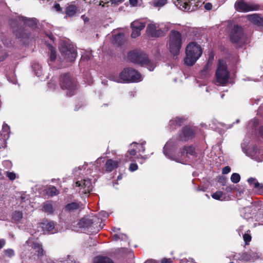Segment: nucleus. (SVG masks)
Instances as JSON below:
<instances>
[{"instance_id":"obj_1","label":"nucleus","mask_w":263,"mask_h":263,"mask_svg":"<svg viewBox=\"0 0 263 263\" xmlns=\"http://www.w3.org/2000/svg\"><path fill=\"white\" fill-rule=\"evenodd\" d=\"M111 80L118 83H132L141 81V75L136 70L126 67L124 68L118 76H112Z\"/></svg>"},{"instance_id":"obj_2","label":"nucleus","mask_w":263,"mask_h":263,"mask_svg":"<svg viewBox=\"0 0 263 263\" xmlns=\"http://www.w3.org/2000/svg\"><path fill=\"white\" fill-rule=\"evenodd\" d=\"M201 47L194 42L189 44L186 48L184 63L188 66L193 65L202 54Z\"/></svg>"},{"instance_id":"obj_3","label":"nucleus","mask_w":263,"mask_h":263,"mask_svg":"<svg viewBox=\"0 0 263 263\" xmlns=\"http://www.w3.org/2000/svg\"><path fill=\"white\" fill-rule=\"evenodd\" d=\"M182 44V36L178 31L172 30L169 34L168 46L170 52L174 55H178Z\"/></svg>"},{"instance_id":"obj_4","label":"nucleus","mask_w":263,"mask_h":263,"mask_svg":"<svg viewBox=\"0 0 263 263\" xmlns=\"http://www.w3.org/2000/svg\"><path fill=\"white\" fill-rule=\"evenodd\" d=\"M61 52L60 59L66 63H72L74 61L77 57L76 49L70 45L62 42L59 46Z\"/></svg>"},{"instance_id":"obj_5","label":"nucleus","mask_w":263,"mask_h":263,"mask_svg":"<svg viewBox=\"0 0 263 263\" xmlns=\"http://www.w3.org/2000/svg\"><path fill=\"white\" fill-rule=\"evenodd\" d=\"M195 148L192 145L184 146L180 152H178L177 156L168 157L177 162L185 163L188 160L196 156Z\"/></svg>"},{"instance_id":"obj_6","label":"nucleus","mask_w":263,"mask_h":263,"mask_svg":"<svg viewBox=\"0 0 263 263\" xmlns=\"http://www.w3.org/2000/svg\"><path fill=\"white\" fill-rule=\"evenodd\" d=\"M170 25L168 24H149L146 28L147 34L152 37H160L164 36L168 31Z\"/></svg>"},{"instance_id":"obj_7","label":"nucleus","mask_w":263,"mask_h":263,"mask_svg":"<svg viewBox=\"0 0 263 263\" xmlns=\"http://www.w3.org/2000/svg\"><path fill=\"white\" fill-rule=\"evenodd\" d=\"M229 77V72L228 71L226 62L222 60H219L216 71L217 82L221 85H225L228 82Z\"/></svg>"},{"instance_id":"obj_8","label":"nucleus","mask_w":263,"mask_h":263,"mask_svg":"<svg viewBox=\"0 0 263 263\" xmlns=\"http://www.w3.org/2000/svg\"><path fill=\"white\" fill-rule=\"evenodd\" d=\"M60 84L63 89L68 90V96H71L74 95L77 89L76 83L70 78L68 73L64 74L61 76Z\"/></svg>"},{"instance_id":"obj_9","label":"nucleus","mask_w":263,"mask_h":263,"mask_svg":"<svg viewBox=\"0 0 263 263\" xmlns=\"http://www.w3.org/2000/svg\"><path fill=\"white\" fill-rule=\"evenodd\" d=\"M201 0H173L174 4L181 10L192 11L201 3Z\"/></svg>"},{"instance_id":"obj_10","label":"nucleus","mask_w":263,"mask_h":263,"mask_svg":"<svg viewBox=\"0 0 263 263\" xmlns=\"http://www.w3.org/2000/svg\"><path fill=\"white\" fill-rule=\"evenodd\" d=\"M99 219L95 215L86 216L82 218L79 222L80 227L92 228L99 231L98 224L99 223Z\"/></svg>"},{"instance_id":"obj_11","label":"nucleus","mask_w":263,"mask_h":263,"mask_svg":"<svg viewBox=\"0 0 263 263\" xmlns=\"http://www.w3.org/2000/svg\"><path fill=\"white\" fill-rule=\"evenodd\" d=\"M230 39L233 43L241 44L245 41L243 30L238 25H234L230 32Z\"/></svg>"},{"instance_id":"obj_12","label":"nucleus","mask_w":263,"mask_h":263,"mask_svg":"<svg viewBox=\"0 0 263 263\" xmlns=\"http://www.w3.org/2000/svg\"><path fill=\"white\" fill-rule=\"evenodd\" d=\"M234 7L237 11L243 12L257 10L259 8L258 5L247 3L244 0H237L235 3Z\"/></svg>"},{"instance_id":"obj_13","label":"nucleus","mask_w":263,"mask_h":263,"mask_svg":"<svg viewBox=\"0 0 263 263\" xmlns=\"http://www.w3.org/2000/svg\"><path fill=\"white\" fill-rule=\"evenodd\" d=\"M130 26L132 29L131 37L136 38L141 34V31L144 28L145 24L144 22L136 20L131 23Z\"/></svg>"},{"instance_id":"obj_14","label":"nucleus","mask_w":263,"mask_h":263,"mask_svg":"<svg viewBox=\"0 0 263 263\" xmlns=\"http://www.w3.org/2000/svg\"><path fill=\"white\" fill-rule=\"evenodd\" d=\"M139 57V61L135 62V63L146 66L150 71L154 70L155 65L151 62L145 53L141 51Z\"/></svg>"},{"instance_id":"obj_15","label":"nucleus","mask_w":263,"mask_h":263,"mask_svg":"<svg viewBox=\"0 0 263 263\" xmlns=\"http://www.w3.org/2000/svg\"><path fill=\"white\" fill-rule=\"evenodd\" d=\"M26 244L35 250V253L37 256H42L45 254V252L42 248V245L33 241L32 238L28 239L26 241Z\"/></svg>"},{"instance_id":"obj_16","label":"nucleus","mask_w":263,"mask_h":263,"mask_svg":"<svg viewBox=\"0 0 263 263\" xmlns=\"http://www.w3.org/2000/svg\"><path fill=\"white\" fill-rule=\"evenodd\" d=\"M195 136L194 130L189 127H184L179 134V139L182 141H187L192 139Z\"/></svg>"},{"instance_id":"obj_17","label":"nucleus","mask_w":263,"mask_h":263,"mask_svg":"<svg viewBox=\"0 0 263 263\" xmlns=\"http://www.w3.org/2000/svg\"><path fill=\"white\" fill-rule=\"evenodd\" d=\"M79 11L78 7L74 4V2L68 4L65 8L66 17H73Z\"/></svg>"},{"instance_id":"obj_18","label":"nucleus","mask_w":263,"mask_h":263,"mask_svg":"<svg viewBox=\"0 0 263 263\" xmlns=\"http://www.w3.org/2000/svg\"><path fill=\"white\" fill-rule=\"evenodd\" d=\"M3 130L5 133L4 134V136H3L2 134L0 133V148L6 146V140L9 137V126L6 124H4L3 125Z\"/></svg>"},{"instance_id":"obj_19","label":"nucleus","mask_w":263,"mask_h":263,"mask_svg":"<svg viewBox=\"0 0 263 263\" xmlns=\"http://www.w3.org/2000/svg\"><path fill=\"white\" fill-rule=\"evenodd\" d=\"M77 186H82L84 189V193L90 192L92 190V184L90 180L84 179L81 181H77Z\"/></svg>"},{"instance_id":"obj_20","label":"nucleus","mask_w":263,"mask_h":263,"mask_svg":"<svg viewBox=\"0 0 263 263\" xmlns=\"http://www.w3.org/2000/svg\"><path fill=\"white\" fill-rule=\"evenodd\" d=\"M20 21L23 22L26 26L34 28L36 26V20L35 18H27L23 16L18 17Z\"/></svg>"},{"instance_id":"obj_21","label":"nucleus","mask_w":263,"mask_h":263,"mask_svg":"<svg viewBox=\"0 0 263 263\" xmlns=\"http://www.w3.org/2000/svg\"><path fill=\"white\" fill-rule=\"evenodd\" d=\"M247 17L253 24L258 26H263V18L257 14L248 15Z\"/></svg>"},{"instance_id":"obj_22","label":"nucleus","mask_w":263,"mask_h":263,"mask_svg":"<svg viewBox=\"0 0 263 263\" xmlns=\"http://www.w3.org/2000/svg\"><path fill=\"white\" fill-rule=\"evenodd\" d=\"M119 162L117 161H114L112 159L108 160L105 164L106 171L111 172L118 166Z\"/></svg>"},{"instance_id":"obj_23","label":"nucleus","mask_w":263,"mask_h":263,"mask_svg":"<svg viewBox=\"0 0 263 263\" xmlns=\"http://www.w3.org/2000/svg\"><path fill=\"white\" fill-rule=\"evenodd\" d=\"M42 228L45 231H47L51 233H54V223L52 221H46L42 223Z\"/></svg>"},{"instance_id":"obj_24","label":"nucleus","mask_w":263,"mask_h":263,"mask_svg":"<svg viewBox=\"0 0 263 263\" xmlns=\"http://www.w3.org/2000/svg\"><path fill=\"white\" fill-rule=\"evenodd\" d=\"M124 41V34L123 33H119L113 37L112 43L118 45H121Z\"/></svg>"},{"instance_id":"obj_25","label":"nucleus","mask_w":263,"mask_h":263,"mask_svg":"<svg viewBox=\"0 0 263 263\" xmlns=\"http://www.w3.org/2000/svg\"><path fill=\"white\" fill-rule=\"evenodd\" d=\"M141 53V51H133L132 52H130L128 53V58L130 60V61L133 63H135V62H139V57H140V54Z\"/></svg>"},{"instance_id":"obj_26","label":"nucleus","mask_w":263,"mask_h":263,"mask_svg":"<svg viewBox=\"0 0 263 263\" xmlns=\"http://www.w3.org/2000/svg\"><path fill=\"white\" fill-rule=\"evenodd\" d=\"M30 33L24 28H20L16 31V36L18 38L25 39L29 37Z\"/></svg>"},{"instance_id":"obj_27","label":"nucleus","mask_w":263,"mask_h":263,"mask_svg":"<svg viewBox=\"0 0 263 263\" xmlns=\"http://www.w3.org/2000/svg\"><path fill=\"white\" fill-rule=\"evenodd\" d=\"M80 204L78 202H73L67 204L65 206V210L71 212L78 209Z\"/></svg>"},{"instance_id":"obj_28","label":"nucleus","mask_w":263,"mask_h":263,"mask_svg":"<svg viewBox=\"0 0 263 263\" xmlns=\"http://www.w3.org/2000/svg\"><path fill=\"white\" fill-rule=\"evenodd\" d=\"M93 263H114L113 261L107 257H97L95 258Z\"/></svg>"},{"instance_id":"obj_29","label":"nucleus","mask_w":263,"mask_h":263,"mask_svg":"<svg viewBox=\"0 0 263 263\" xmlns=\"http://www.w3.org/2000/svg\"><path fill=\"white\" fill-rule=\"evenodd\" d=\"M212 197L213 198L216 200H224L226 199V196H224L223 193L221 191H217L212 195Z\"/></svg>"},{"instance_id":"obj_30","label":"nucleus","mask_w":263,"mask_h":263,"mask_svg":"<svg viewBox=\"0 0 263 263\" xmlns=\"http://www.w3.org/2000/svg\"><path fill=\"white\" fill-rule=\"evenodd\" d=\"M43 211L49 214H52L54 212L53 206L49 203H44L43 205Z\"/></svg>"},{"instance_id":"obj_31","label":"nucleus","mask_w":263,"mask_h":263,"mask_svg":"<svg viewBox=\"0 0 263 263\" xmlns=\"http://www.w3.org/2000/svg\"><path fill=\"white\" fill-rule=\"evenodd\" d=\"M211 66L210 62H208L206 65L204 67L201 71V75L203 77H206L209 74V69Z\"/></svg>"},{"instance_id":"obj_32","label":"nucleus","mask_w":263,"mask_h":263,"mask_svg":"<svg viewBox=\"0 0 263 263\" xmlns=\"http://www.w3.org/2000/svg\"><path fill=\"white\" fill-rule=\"evenodd\" d=\"M49 49L50 50V61L53 62L57 58L55 50L52 46H51L49 47Z\"/></svg>"},{"instance_id":"obj_33","label":"nucleus","mask_w":263,"mask_h":263,"mask_svg":"<svg viewBox=\"0 0 263 263\" xmlns=\"http://www.w3.org/2000/svg\"><path fill=\"white\" fill-rule=\"evenodd\" d=\"M47 193L50 196H53L59 194V192L54 186H51L47 189Z\"/></svg>"},{"instance_id":"obj_34","label":"nucleus","mask_w":263,"mask_h":263,"mask_svg":"<svg viewBox=\"0 0 263 263\" xmlns=\"http://www.w3.org/2000/svg\"><path fill=\"white\" fill-rule=\"evenodd\" d=\"M23 218V214L21 212L15 211L13 213L12 218L15 221H20Z\"/></svg>"},{"instance_id":"obj_35","label":"nucleus","mask_w":263,"mask_h":263,"mask_svg":"<svg viewBox=\"0 0 263 263\" xmlns=\"http://www.w3.org/2000/svg\"><path fill=\"white\" fill-rule=\"evenodd\" d=\"M167 3V0H154L153 5L155 7H162Z\"/></svg>"},{"instance_id":"obj_36","label":"nucleus","mask_w":263,"mask_h":263,"mask_svg":"<svg viewBox=\"0 0 263 263\" xmlns=\"http://www.w3.org/2000/svg\"><path fill=\"white\" fill-rule=\"evenodd\" d=\"M182 122V120L181 119L176 118L175 120H172L170 121V126H172L173 125L180 126Z\"/></svg>"},{"instance_id":"obj_37","label":"nucleus","mask_w":263,"mask_h":263,"mask_svg":"<svg viewBox=\"0 0 263 263\" xmlns=\"http://www.w3.org/2000/svg\"><path fill=\"white\" fill-rule=\"evenodd\" d=\"M240 175L237 173H233L231 177V181L234 183H238L240 181Z\"/></svg>"},{"instance_id":"obj_38","label":"nucleus","mask_w":263,"mask_h":263,"mask_svg":"<svg viewBox=\"0 0 263 263\" xmlns=\"http://www.w3.org/2000/svg\"><path fill=\"white\" fill-rule=\"evenodd\" d=\"M136 154V151L134 149H130L128 151V153L126 155V157H128V155L130 156L129 158H127L126 159V161H133L132 158L133 156H135Z\"/></svg>"},{"instance_id":"obj_39","label":"nucleus","mask_w":263,"mask_h":263,"mask_svg":"<svg viewBox=\"0 0 263 263\" xmlns=\"http://www.w3.org/2000/svg\"><path fill=\"white\" fill-rule=\"evenodd\" d=\"M4 253L6 255L9 256V257H11L14 255V251L12 249L5 250H4Z\"/></svg>"},{"instance_id":"obj_40","label":"nucleus","mask_w":263,"mask_h":263,"mask_svg":"<svg viewBox=\"0 0 263 263\" xmlns=\"http://www.w3.org/2000/svg\"><path fill=\"white\" fill-rule=\"evenodd\" d=\"M255 186L257 188L259 193L263 194V184L260 183H256Z\"/></svg>"},{"instance_id":"obj_41","label":"nucleus","mask_w":263,"mask_h":263,"mask_svg":"<svg viewBox=\"0 0 263 263\" xmlns=\"http://www.w3.org/2000/svg\"><path fill=\"white\" fill-rule=\"evenodd\" d=\"M6 175L11 180H13L16 178V174L13 172H7Z\"/></svg>"},{"instance_id":"obj_42","label":"nucleus","mask_w":263,"mask_h":263,"mask_svg":"<svg viewBox=\"0 0 263 263\" xmlns=\"http://www.w3.org/2000/svg\"><path fill=\"white\" fill-rule=\"evenodd\" d=\"M243 238L246 245H248V242H249L251 240V236L248 234H245L243 236Z\"/></svg>"},{"instance_id":"obj_43","label":"nucleus","mask_w":263,"mask_h":263,"mask_svg":"<svg viewBox=\"0 0 263 263\" xmlns=\"http://www.w3.org/2000/svg\"><path fill=\"white\" fill-rule=\"evenodd\" d=\"M248 182L250 184H254V187L257 189V188L255 186V184H256V183H259V182L258 181H257V180H256V179L255 178H252V177L249 178L248 179Z\"/></svg>"},{"instance_id":"obj_44","label":"nucleus","mask_w":263,"mask_h":263,"mask_svg":"<svg viewBox=\"0 0 263 263\" xmlns=\"http://www.w3.org/2000/svg\"><path fill=\"white\" fill-rule=\"evenodd\" d=\"M241 259L246 261L250 260V256L247 253H243L241 256Z\"/></svg>"},{"instance_id":"obj_45","label":"nucleus","mask_w":263,"mask_h":263,"mask_svg":"<svg viewBox=\"0 0 263 263\" xmlns=\"http://www.w3.org/2000/svg\"><path fill=\"white\" fill-rule=\"evenodd\" d=\"M129 169L132 172L135 171L138 169V165L136 163H132L129 166Z\"/></svg>"},{"instance_id":"obj_46","label":"nucleus","mask_w":263,"mask_h":263,"mask_svg":"<svg viewBox=\"0 0 263 263\" xmlns=\"http://www.w3.org/2000/svg\"><path fill=\"white\" fill-rule=\"evenodd\" d=\"M170 142H167L165 145H164V154L165 156H167V149H168V148H170Z\"/></svg>"},{"instance_id":"obj_47","label":"nucleus","mask_w":263,"mask_h":263,"mask_svg":"<svg viewBox=\"0 0 263 263\" xmlns=\"http://www.w3.org/2000/svg\"><path fill=\"white\" fill-rule=\"evenodd\" d=\"M230 171H231V168L229 166H225L222 169V174H228Z\"/></svg>"},{"instance_id":"obj_48","label":"nucleus","mask_w":263,"mask_h":263,"mask_svg":"<svg viewBox=\"0 0 263 263\" xmlns=\"http://www.w3.org/2000/svg\"><path fill=\"white\" fill-rule=\"evenodd\" d=\"M172 262L171 259L164 258L161 260V263H171Z\"/></svg>"},{"instance_id":"obj_49","label":"nucleus","mask_w":263,"mask_h":263,"mask_svg":"<svg viewBox=\"0 0 263 263\" xmlns=\"http://www.w3.org/2000/svg\"><path fill=\"white\" fill-rule=\"evenodd\" d=\"M204 8L205 9L210 10L212 8V5H211V4L208 3L205 4V5H204Z\"/></svg>"},{"instance_id":"obj_50","label":"nucleus","mask_w":263,"mask_h":263,"mask_svg":"<svg viewBox=\"0 0 263 263\" xmlns=\"http://www.w3.org/2000/svg\"><path fill=\"white\" fill-rule=\"evenodd\" d=\"M53 7L57 11H60L61 10V6L59 4H55Z\"/></svg>"},{"instance_id":"obj_51","label":"nucleus","mask_w":263,"mask_h":263,"mask_svg":"<svg viewBox=\"0 0 263 263\" xmlns=\"http://www.w3.org/2000/svg\"><path fill=\"white\" fill-rule=\"evenodd\" d=\"M6 241L4 239H0V249H1L5 245Z\"/></svg>"},{"instance_id":"obj_52","label":"nucleus","mask_w":263,"mask_h":263,"mask_svg":"<svg viewBox=\"0 0 263 263\" xmlns=\"http://www.w3.org/2000/svg\"><path fill=\"white\" fill-rule=\"evenodd\" d=\"M130 4L133 6H135L137 4V0H129Z\"/></svg>"},{"instance_id":"obj_53","label":"nucleus","mask_w":263,"mask_h":263,"mask_svg":"<svg viewBox=\"0 0 263 263\" xmlns=\"http://www.w3.org/2000/svg\"><path fill=\"white\" fill-rule=\"evenodd\" d=\"M111 1L113 4H118L123 2V0H111Z\"/></svg>"},{"instance_id":"obj_54","label":"nucleus","mask_w":263,"mask_h":263,"mask_svg":"<svg viewBox=\"0 0 263 263\" xmlns=\"http://www.w3.org/2000/svg\"><path fill=\"white\" fill-rule=\"evenodd\" d=\"M113 237H114V239L116 240H117L119 239H120V236L119 235H117V234L114 235L113 236Z\"/></svg>"},{"instance_id":"obj_55","label":"nucleus","mask_w":263,"mask_h":263,"mask_svg":"<svg viewBox=\"0 0 263 263\" xmlns=\"http://www.w3.org/2000/svg\"><path fill=\"white\" fill-rule=\"evenodd\" d=\"M81 17L85 22H88L89 21V18L85 15H82Z\"/></svg>"},{"instance_id":"obj_56","label":"nucleus","mask_w":263,"mask_h":263,"mask_svg":"<svg viewBox=\"0 0 263 263\" xmlns=\"http://www.w3.org/2000/svg\"><path fill=\"white\" fill-rule=\"evenodd\" d=\"M259 133L261 137L263 138V126L260 127Z\"/></svg>"},{"instance_id":"obj_57","label":"nucleus","mask_w":263,"mask_h":263,"mask_svg":"<svg viewBox=\"0 0 263 263\" xmlns=\"http://www.w3.org/2000/svg\"><path fill=\"white\" fill-rule=\"evenodd\" d=\"M4 200V195H0V203H2Z\"/></svg>"},{"instance_id":"obj_58","label":"nucleus","mask_w":263,"mask_h":263,"mask_svg":"<svg viewBox=\"0 0 263 263\" xmlns=\"http://www.w3.org/2000/svg\"><path fill=\"white\" fill-rule=\"evenodd\" d=\"M144 151H145V148L143 146H142V151L144 152Z\"/></svg>"},{"instance_id":"obj_59","label":"nucleus","mask_w":263,"mask_h":263,"mask_svg":"<svg viewBox=\"0 0 263 263\" xmlns=\"http://www.w3.org/2000/svg\"><path fill=\"white\" fill-rule=\"evenodd\" d=\"M137 144L136 143L133 142V143L131 144V145H135V144Z\"/></svg>"},{"instance_id":"obj_60","label":"nucleus","mask_w":263,"mask_h":263,"mask_svg":"<svg viewBox=\"0 0 263 263\" xmlns=\"http://www.w3.org/2000/svg\"><path fill=\"white\" fill-rule=\"evenodd\" d=\"M145 143V142L144 141V142H142V145H143V144H144Z\"/></svg>"},{"instance_id":"obj_61","label":"nucleus","mask_w":263,"mask_h":263,"mask_svg":"<svg viewBox=\"0 0 263 263\" xmlns=\"http://www.w3.org/2000/svg\"><path fill=\"white\" fill-rule=\"evenodd\" d=\"M239 120H237L236 121V122H237V123H238V122H239Z\"/></svg>"},{"instance_id":"obj_62","label":"nucleus","mask_w":263,"mask_h":263,"mask_svg":"<svg viewBox=\"0 0 263 263\" xmlns=\"http://www.w3.org/2000/svg\"><path fill=\"white\" fill-rule=\"evenodd\" d=\"M223 96H224V95H221V98H223Z\"/></svg>"},{"instance_id":"obj_63","label":"nucleus","mask_w":263,"mask_h":263,"mask_svg":"<svg viewBox=\"0 0 263 263\" xmlns=\"http://www.w3.org/2000/svg\"><path fill=\"white\" fill-rule=\"evenodd\" d=\"M100 161V159L97 160V162H98Z\"/></svg>"},{"instance_id":"obj_64","label":"nucleus","mask_w":263,"mask_h":263,"mask_svg":"<svg viewBox=\"0 0 263 263\" xmlns=\"http://www.w3.org/2000/svg\"><path fill=\"white\" fill-rule=\"evenodd\" d=\"M230 263H234L233 262H230Z\"/></svg>"}]
</instances>
